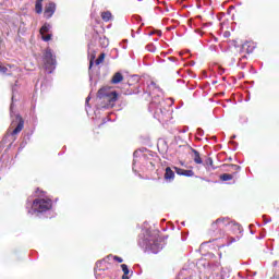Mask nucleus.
Wrapping results in <instances>:
<instances>
[{
  "label": "nucleus",
  "mask_w": 279,
  "mask_h": 279,
  "mask_svg": "<svg viewBox=\"0 0 279 279\" xmlns=\"http://www.w3.org/2000/svg\"><path fill=\"white\" fill-rule=\"evenodd\" d=\"M183 175H185V178H193L195 172H193V170H183Z\"/></svg>",
  "instance_id": "6ab92c4d"
},
{
  "label": "nucleus",
  "mask_w": 279,
  "mask_h": 279,
  "mask_svg": "<svg viewBox=\"0 0 279 279\" xmlns=\"http://www.w3.org/2000/svg\"><path fill=\"white\" fill-rule=\"evenodd\" d=\"M122 279H130V277H128V275H123Z\"/></svg>",
  "instance_id": "c756f323"
},
{
  "label": "nucleus",
  "mask_w": 279,
  "mask_h": 279,
  "mask_svg": "<svg viewBox=\"0 0 279 279\" xmlns=\"http://www.w3.org/2000/svg\"><path fill=\"white\" fill-rule=\"evenodd\" d=\"M104 60H106V53H100L99 58L96 59L95 64L99 66Z\"/></svg>",
  "instance_id": "f3484780"
},
{
  "label": "nucleus",
  "mask_w": 279,
  "mask_h": 279,
  "mask_svg": "<svg viewBox=\"0 0 279 279\" xmlns=\"http://www.w3.org/2000/svg\"><path fill=\"white\" fill-rule=\"evenodd\" d=\"M226 226H231L233 230H238L241 232V225L236 222H230L228 218H218L215 222L211 223V230H221V228H226Z\"/></svg>",
  "instance_id": "423d86ee"
},
{
  "label": "nucleus",
  "mask_w": 279,
  "mask_h": 279,
  "mask_svg": "<svg viewBox=\"0 0 279 279\" xmlns=\"http://www.w3.org/2000/svg\"><path fill=\"white\" fill-rule=\"evenodd\" d=\"M207 162H209V165H213V158H208Z\"/></svg>",
  "instance_id": "cd10ccee"
},
{
  "label": "nucleus",
  "mask_w": 279,
  "mask_h": 279,
  "mask_svg": "<svg viewBox=\"0 0 279 279\" xmlns=\"http://www.w3.org/2000/svg\"><path fill=\"white\" fill-rule=\"evenodd\" d=\"M234 167V169H239V166H233Z\"/></svg>",
  "instance_id": "473e14b6"
},
{
  "label": "nucleus",
  "mask_w": 279,
  "mask_h": 279,
  "mask_svg": "<svg viewBox=\"0 0 279 279\" xmlns=\"http://www.w3.org/2000/svg\"><path fill=\"white\" fill-rule=\"evenodd\" d=\"M121 82H123V74L117 72L111 78V84H121Z\"/></svg>",
  "instance_id": "f8f14e48"
},
{
  "label": "nucleus",
  "mask_w": 279,
  "mask_h": 279,
  "mask_svg": "<svg viewBox=\"0 0 279 279\" xmlns=\"http://www.w3.org/2000/svg\"><path fill=\"white\" fill-rule=\"evenodd\" d=\"M147 49H148V51H150L153 53H154V51H156V47L151 44L147 46Z\"/></svg>",
  "instance_id": "b1692460"
},
{
  "label": "nucleus",
  "mask_w": 279,
  "mask_h": 279,
  "mask_svg": "<svg viewBox=\"0 0 279 279\" xmlns=\"http://www.w3.org/2000/svg\"><path fill=\"white\" fill-rule=\"evenodd\" d=\"M44 66L48 73H53L56 71V57L53 56V52H51V49L48 48L44 52Z\"/></svg>",
  "instance_id": "20e7f679"
},
{
  "label": "nucleus",
  "mask_w": 279,
  "mask_h": 279,
  "mask_svg": "<svg viewBox=\"0 0 279 279\" xmlns=\"http://www.w3.org/2000/svg\"><path fill=\"white\" fill-rule=\"evenodd\" d=\"M98 97L107 102V108H112L117 99H119V94L117 92L105 93L104 89L98 90Z\"/></svg>",
  "instance_id": "0eeeda50"
},
{
  "label": "nucleus",
  "mask_w": 279,
  "mask_h": 279,
  "mask_svg": "<svg viewBox=\"0 0 279 279\" xmlns=\"http://www.w3.org/2000/svg\"><path fill=\"white\" fill-rule=\"evenodd\" d=\"M232 138H236V136L233 135Z\"/></svg>",
  "instance_id": "f704fd0d"
},
{
  "label": "nucleus",
  "mask_w": 279,
  "mask_h": 279,
  "mask_svg": "<svg viewBox=\"0 0 279 279\" xmlns=\"http://www.w3.org/2000/svg\"><path fill=\"white\" fill-rule=\"evenodd\" d=\"M149 110H154V118L158 119L160 123H167L171 119V110L165 108V101L150 102Z\"/></svg>",
  "instance_id": "f03ea898"
},
{
  "label": "nucleus",
  "mask_w": 279,
  "mask_h": 279,
  "mask_svg": "<svg viewBox=\"0 0 279 279\" xmlns=\"http://www.w3.org/2000/svg\"><path fill=\"white\" fill-rule=\"evenodd\" d=\"M12 101H14V96L12 97Z\"/></svg>",
  "instance_id": "72a5a7b5"
},
{
  "label": "nucleus",
  "mask_w": 279,
  "mask_h": 279,
  "mask_svg": "<svg viewBox=\"0 0 279 279\" xmlns=\"http://www.w3.org/2000/svg\"><path fill=\"white\" fill-rule=\"evenodd\" d=\"M50 29H51V25L44 24L43 27L40 28V35L49 34Z\"/></svg>",
  "instance_id": "dca6fc26"
},
{
  "label": "nucleus",
  "mask_w": 279,
  "mask_h": 279,
  "mask_svg": "<svg viewBox=\"0 0 279 279\" xmlns=\"http://www.w3.org/2000/svg\"><path fill=\"white\" fill-rule=\"evenodd\" d=\"M51 206H53V203L49 198H37L33 202L35 213H47V210H51Z\"/></svg>",
  "instance_id": "7ed1b4c3"
},
{
  "label": "nucleus",
  "mask_w": 279,
  "mask_h": 279,
  "mask_svg": "<svg viewBox=\"0 0 279 279\" xmlns=\"http://www.w3.org/2000/svg\"><path fill=\"white\" fill-rule=\"evenodd\" d=\"M121 269H122L124 276H128L130 274V269L128 268V265L122 264Z\"/></svg>",
  "instance_id": "aec40b11"
},
{
  "label": "nucleus",
  "mask_w": 279,
  "mask_h": 279,
  "mask_svg": "<svg viewBox=\"0 0 279 279\" xmlns=\"http://www.w3.org/2000/svg\"><path fill=\"white\" fill-rule=\"evenodd\" d=\"M232 174L225 173L220 177V180H222V182H228L229 180H232Z\"/></svg>",
  "instance_id": "a211bd4d"
},
{
  "label": "nucleus",
  "mask_w": 279,
  "mask_h": 279,
  "mask_svg": "<svg viewBox=\"0 0 279 279\" xmlns=\"http://www.w3.org/2000/svg\"><path fill=\"white\" fill-rule=\"evenodd\" d=\"M133 156H134V158H137V157H138V150H135V151L133 153Z\"/></svg>",
  "instance_id": "a878e982"
},
{
  "label": "nucleus",
  "mask_w": 279,
  "mask_h": 279,
  "mask_svg": "<svg viewBox=\"0 0 279 279\" xmlns=\"http://www.w3.org/2000/svg\"><path fill=\"white\" fill-rule=\"evenodd\" d=\"M235 241H236V239L231 238V241L229 242V245H230V243H234Z\"/></svg>",
  "instance_id": "c85d7f7f"
},
{
  "label": "nucleus",
  "mask_w": 279,
  "mask_h": 279,
  "mask_svg": "<svg viewBox=\"0 0 279 279\" xmlns=\"http://www.w3.org/2000/svg\"><path fill=\"white\" fill-rule=\"evenodd\" d=\"M88 101H90V96H88L85 100L86 106H88Z\"/></svg>",
  "instance_id": "bb28decb"
},
{
  "label": "nucleus",
  "mask_w": 279,
  "mask_h": 279,
  "mask_svg": "<svg viewBox=\"0 0 279 279\" xmlns=\"http://www.w3.org/2000/svg\"><path fill=\"white\" fill-rule=\"evenodd\" d=\"M10 114H11V119H14V104H11ZM11 125H12V128H14V125H16V128L11 133L12 136H15V134H19L23 131V128L25 125V121H23V118H21L19 114H15V119L12 120Z\"/></svg>",
  "instance_id": "39448f33"
},
{
  "label": "nucleus",
  "mask_w": 279,
  "mask_h": 279,
  "mask_svg": "<svg viewBox=\"0 0 279 279\" xmlns=\"http://www.w3.org/2000/svg\"><path fill=\"white\" fill-rule=\"evenodd\" d=\"M174 178H175V172H173V170H171L169 167L166 168L165 180H167V182H172Z\"/></svg>",
  "instance_id": "9b49d317"
},
{
  "label": "nucleus",
  "mask_w": 279,
  "mask_h": 279,
  "mask_svg": "<svg viewBox=\"0 0 279 279\" xmlns=\"http://www.w3.org/2000/svg\"><path fill=\"white\" fill-rule=\"evenodd\" d=\"M0 73L5 74L8 73V68H5V65H3V63L0 62Z\"/></svg>",
  "instance_id": "4be33fe9"
},
{
  "label": "nucleus",
  "mask_w": 279,
  "mask_h": 279,
  "mask_svg": "<svg viewBox=\"0 0 279 279\" xmlns=\"http://www.w3.org/2000/svg\"><path fill=\"white\" fill-rule=\"evenodd\" d=\"M192 158L196 165H202L204 161L202 160V157L199 156V151L192 148Z\"/></svg>",
  "instance_id": "ddd939ff"
},
{
  "label": "nucleus",
  "mask_w": 279,
  "mask_h": 279,
  "mask_svg": "<svg viewBox=\"0 0 279 279\" xmlns=\"http://www.w3.org/2000/svg\"><path fill=\"white\" fill-rule=\"evenodd\" d=\"M113 259L117 260V263H123V258L119 256H113Z\"/></svg>",
  "instance_id": "393cba45"
},
{
  "label": "nucleus",
  "mask_w": 279,
  "mask_h": 279,
  "mask_svg": "<svg viewBox=\"0 0 279 279\" xmlns=\"http://www.w3.org/2000/svg\"><path fill=\"white\" fill-rule=\"evenodd\" d=\"M35 12L37 14H43V0H36Z\"/></svg>",
  "instance_id": "4468645a"
},
{
  "label": "nucleus",
  "mask_w": 279,
  "mask_h": 279,
  "mask_svg": "<svg viewBox=\"0 0 279 279\" xmlns=\"http://www.w3.org/2000/svg\"><path fill=\"white\" fill-rule=\"evenodd\" d=\"M41 39L45 41V43H49V40H51V34H44L41 35Z\"/></svg>",
  "instance_id": "412c9836"
},
{
  "label": "nucleus",
  "mask_w": 279,
  "mask_h": 279,
  "mask_svg": "<svg viewBox=\"0 0 279 279\" xmlns=\"http://www.w3.org/2000/svg\"><path fill=\"white\" fill-rule=\"evenodd\" d=\"M104 265H106V262H97L95 266V276L96 279L106 278V268H104Z\"/></svg>",
  "instance_id": "6e6552de"
},
{
  "label": "nucleus",
  "mask_w": 279,
  "mask_h": 279,
  "mask_svg": "<svg viewBox=\"0 0 279 279\" xmlns=\"http://www.w3.org/2000/svg\"><path fill=\"white\" fill-rule=\"evenodd\" d=\"M148 95H156V93H160V87L156 85V83L150 82V84L147 87Z\"/></svg>",
  "instance_id": "9d476101"
},
{
  "label": "nucleus",
  "mask_w": 279,
  "mask_h": 279,
  "mask_svg": "<svg viewBox=\"0 0 279 279\" xmlns=\"http://www.w3.org/2000/svg\"><path fill=\"white\" fill-rule=\"evenodd\" d=\"M93 68V60H90V62H89V69H92Z\"/></svg>",
  "instance_id": "7c9ffc66"
},
{
  "label": "nucleus",
  "mask_w": 279,
  "mask_h": 279,
  "mask_svg": "<svg viewBox=\"0 0 279 279\" xmlns=\"http://www.w3.org/2000/svg\"><path fill=\"white\" fill-rule=\"evenodd\" d=\"M138 245L148 254H158L162 250V243L158 231L146 230L140 235Z\"/></svg>",
  "instance_id": "f257e3e1"
},
{
  "label": "nucleus",
  "mask_w": 279,
  "mask_h": 279,
  "mask_svg": "<svg viewBox=\"0 0 279 279\" xmlns=\"http://www.w3.org/2000/svg\"><path fill=\"white\" fill-rule=\"evenodd\" d=\"M136 165V159L133 160V167Z\"/></svg>",
  "instance_id": "2f4dec72"
},
{
  "label": "nucleus",
  "mask_w": 279,
  "mask_h": 279,
  "mask_svg": "<svg viewBox=\"0 0 279 279\" xmlns=\"http://www.w3.org/2000/svg\"><path fill=\"white\" fill-rule=\"evenodd\" d=\"M56 13V3L50 2L45 7L44 16L46 19H51L53 14Z\"/></svg>",
  "instance_id": "1a4fd4ad"
},
{
  "label": "nucleus",
  "mask_w": 279,
  "mask_h": 279,
  "mask_svg": "<svg viewBox=\"0 0 279 279\" xmlns=\"http://www.w3.org/2000/svg\"><path fill=\"white\" fill-rule=\"evenodd\" d=\"M101 19H102V21L108 23V21H110V19H112V13H110L109 11L102 12Z\"/></svg>",
  "instance_id": "2eb2a0df"
},
{
  "label": "nucleus",
  "mask_w": 279,
  "mask_h": 279,
  "mask_svg": "<svg viewBox=\"0 0 279 279\" xmlns=\"http://www.w3.org/2000/svg\"><path fill=\"white\" fill-rule=\"evenodd\" d=\"M175 169V173H178V175H184V169L182 168H174Z\"/></svg>",
  "instance_id": "5701e85b"
}]
</instances>
